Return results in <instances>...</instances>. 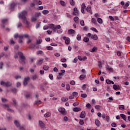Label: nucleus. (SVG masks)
<instances>
[{"label": "nucleus", "mask_w": 130, "mask_h": 130, "mask_svg": "<svg viewBox=\"0 0 130 130\" xmlns=\"http://www.w3.org/2000/svg\"><path fill=\"white\" fill-rule=\"evenodd\" d=\"M18 54L19 56V61L21 64H25L26 63V57L24 56V54L22 52H18Z\"/></svg>", "instance_id": "nucleus-1"}, {"label": "nucleus", "mask_w": 130, "mask_h": 130, "mask_svg": "<svg viewBox=\"0 0 130 130\" xmlns=\"http://www.w3.org/2000/svg\"><path fill=\"white\" fill-rule=\"evenodd\" d=\"M14 124H15L16 126L19 128V129L25 130V128L23 126H21L20 122H19L17 120L14 121Z\"/></svg>", "instance_id": "nucleus-2"}, {"label": "nucleus", "mask_w": 130, "mask_h": 130, "mask_svg": "<svg viewBox=\"0 0 130 130\" xmlns=\"http://www.w3.org/2000/svg\"><path fill=\"white\" fill-rule=\"evenodd\" d=\"M87 36L88 37H90L93 40H98V36H97V35H92L91 33H88Z\"/></svg>", "instance_id": "nucleus-3"}, {"label": "nucleus", "mask_w": 130, "mask_h": 130, "mask_svg": "<svg viewBox=\"0 0 130 130\" xmlns=\"http://www.w3.org/2000/svg\"><path fill=\"white\" fill-rule=\"evenodd\" d=\"M27 15V11H23L19 14V18L20 19H25L26 18V16Z\"/></svg>", "instance_id": "nucleus-4"}, {"label": "nucleus", "mask_w": 130, "mask_h": 130, "mask_svg": "<svg viewBox=\"0 0 130 130\" xmlns=\"http://www.w3.org/2000/svg\"><path fill=\"white\" fill-rule=\"evenodd\" d=\"M1 85L2 86H5V87H11L12 86V83L8 81L5 82L4 81H2L1 82Z\"/></svg>", "instance_id": "nucleus-5"}, {"label": "nucleus", "mask_w": 130, "mask_h": 130, "mask_svg": "<svg viewBox=\"0 0 130 130\" xmlns=\"http://www.w3.org/2000/svg\"><path fill=\"white\" fill-rule=\"evenodd\" d=\"M29 80H30V77H27L26 78H24L23 81V86L28 85V81H29Z\"/></svg>", "instance_id": "nucleus-6"}, {"label": "nucleus", "mask_w": 130, "mask_h": 130, "mask_svg": "<svg viewBox=\"0 0 130 130\" xmlns=\"http://www.w3.org/2000/svg\"><path fill=\"white\" fill-rule=\"evenodd\" d=\"M44 61V59L41 58L39 60L37 61V64L38 66H41L42 63H43V61Z\"/></svg>", "instance_id": "nucleus-7"}, {"label": "nucleus", "mask_w": 130, "mask_h": 130, "mask_svg": "<svg viewBox=\"0 0 130 130\" xmlns=\"http://www.w3.org/2000/svg\"><path fill=\"white\" fill-rule=\"evenodd\" d=\"M73 16H78L79 15V11H78V8H74V12L73 13Z\"/></svg>", "instance_id": "nucleus-8"}, {"label": "nucleus", "mask_w": 130, "mask_h": 130, "mask_svg": "<svg viewBox=\"0 0 130 130\" xmlns=\"http://www.w3.org/2000/svg\"><path fill=\"white\" fill-rule=\"evenodd\" d=\"M106 69L107 71H109L110 73H113V72H114V71L113 70V68L110 67L109 65H107L106 67Z\"/></svg>", "instance_id": "nucleus-9"}, {"label": "nucleus", "mask_w": 130, "mask_h": 130, "mask_svg": "<svg viewBox=\"0 0 130 130\" xmlns=\"http://www.w3.org/2000/svg\"><path fill=\"white\" fill-rule=\"evenodd\" d=\"M59 112H60L61 114H64L66 113V109L64 108H60L58 109Z\"/></svg>", "instance_id": "nucleus-10"}, {"label": "nucleus", "mask_w": 130, "mask_h": 130, "mask_svg": "<svg viewBox=\"0 0 130 130\" xmlns=\"http://www.w3.org/2000/svg\"><path fill=\"white\" fill-rule=\"evenodd\" d=\"M3 106H4V107L7 108V111H9V112H14V110H12V109H10L9 108V105L4 104V105H3Z\"/></svg>", "instance_id": "nucleus-11"}, {"label": "nucleus", "mask_w": 130, "mask_h": 130, "mask_svg": "<svg viewBox=\"0 0 130 130\" xmlns=\"http://www.w3.org/2000/svg\"><path fill=\"white\" fill-rule=\"evenodd\" d=\"M22 20H23V22L24 24H26V25H27V27H29V22H28L27 18L25 17L24 18H22Z\"/></svg>", "instance_id": "nucleus-12"}, {"label": "nucleus", "mask_w": 130, "mask_h": 130, "mask_svg": "<svg viewBox=\"0 0 130 130\" xmlns=\"http://www.w3.org/2000/svg\"><path fill=\"white\" fill-rule=\"evenodd\" d=\"M63 39L65 40L66 44H69L70 43V38H67L66 37H63Z\"/></svg>", "instance_id": "nucleus-13"}, {"label": "nucleus", "mask_w": 130, "mask_h": 130, "mask_svg": "<svg viewBox=\"0 0 130 130\" xmlns=\"http://www.w3.org/2000/svg\"><path fill=\"white\" fill-rule=\"evenodd\" d=\"M113 88L114 90H120V86L119 85H116L115 84H114L113 85Z\"/></svg>", "instance_id": "nucleus-14"}, {"label": "nucleus", "mask_w": 130, "mask_h": 130, "mask_svg": "<svg viewBox=\"0 0 130 130\" xmlns=\"http://www.w3.org/2000/svg\"><path fill=\"white\" fill-rule=\"evenodd\" d=\"M95 125L99 127V126H100V124H101V123H100V121H99V120L98 119H96L95 120Z\"/></svg>", "instance_id": "nucleus-15"}, {"label": "nucleus", "mask_w": 130, "mask_h": 130, "mask_svg": "<svg viewBox=\"0 0 130 130\" xmlns=\"http://www.w3.org/2000/svg\"><path fill=\"white\" fill-rule=\"evenodd\" d=\"M18 43H23V35H19V40H18Z\"/></svg>", "instance_id": "nucleus-16"}, {"label": "nucleus", "mask_w": 130, "mask_h": 130, "mask_svg": "<svg viewBox=\"0 0 130 130\" xmlns=\"http://www.w3.org/2000/svg\"><path fill=\"white\" fill-rule=\"evenodd\" d=\"M80 116L81 118H85V117H86V113H85V112L82 111L81 113V114H80Z\"/></svg>", "instance_id": "nucleus-17"}, {"label": "nucleus", "mask_w": 130, "mask_h": 130, "mask_svg": "<svg viewBox=\"0 0 130 130\" xmlns=\"http://www.w3.org/2000/svg\"><path fill=\"white\" fill-rule=\"evenodd\" d=\"M86 11H87V12H88V13H89V14H91V15H92V14H93L91 7H87L86 8Z\"/></svg>", "instance_id": "nucleus-18"}, {"label": "nucleus", "mask_w": 130, "mask_h": 130, "mask_svg": "<svg viewBox=\"0 0 130 130\" xmlns=\"http://www.w3.org/2000/svg\"><path fill=\"white\" fill-rule=\"evenodd\" d=\"M39 124L41 127H42V128H44L45 124H44L43 122H42V121H39Z\"/></svg>", "instance_id": "nucleus-19"}, {"label": "nucleus", "mask_w": 130, "mask_h": 130, "mask_svg": "<svg viewBox=\"0 0 130 130\" xmlns=\"http://www.w3.org/2000/svg\"><path fill=\"white\" fill-rule=\"evenodd\" d=\"M80 80H85L86 79V75L85 74H82L79 77Z\"/></svg>", "instance_id": "nucleus-20"}, {"label": "nucleus", "mask_w": 130, "mask_h": 130, "mask_svg": "<svg viewBox=\"0 0 130 130\" xmlns=\"http://www.w3.org/2000/svg\"><path fill=\"white\" fill-rule=\"evenodd\" d=\"M68 32L69 34H75L76 30H75L74 29H69L68 30Z\"/></svg>", "instance_id": "nucleus-21"}, {"label": "nucleus", "mask_w": 130, "mask_h": 130, "mask_svg": "<svg viewBox=\"0 0 130 130\" xmlns=\"http://www.w3.org/2000/svg\"><path fill=\"white\" fill-rule=\"evenodd\" d=\"M54 32H57V33H61L62 31L61 30H57V28L55 27V26L52 29Z\"/></svg>", "instance_id": "nucleus-22"}, {"label": "nucleus", "mask_w": 130, "mask_h": 130, "mask_svg": "<svg viewBox=\"0 0 130 130\" xmlns=\"http://www.w3.org/2000/svg\"><path fill=\"white\" fill-rule=\"evenodd\" d=\"M51 116V113L50 112H47L46 114H44L45 117H49Z\"/></svg>", "instance_id": "nucleus-23"}, {"label": "nucleus", "mask_w": 130, "mask_h": 130, "mask_svg": "<svg viewBox=\"0 0 130 130\" xmlns=\"http://www.w3.org/2000/svg\"><path fill=\"white\" fill-rule=\"evenodd\" d=\"M74 22H75L76 24H79V20H80V19H79V17L76 16L74 17Z\"/></svg>", "instance_id": "nucleus-24"}, {"label": "nucleus", "mask_w": 130, "mask_h": 130, "mask_svg": "<svg viewBox=\"0 0 130 130\" xmlns=\"http://www.w3.org/2000/svg\"><path fill=\"white\" fill-rule=\"evenodd\" d=\"M80 111H81V108L75 107L73 109V111H75V112H78Z\"/></svg>", "instance_id": "nucleus-25"}, {"label": "nucleus", "mask_w": 130, "mask_h": 130, "mask_svg": "<svg viewBox=\"0 0 130 130\" xmlns=\"http://www.w3.org/2000/svg\"><path fill=\"white\" fill-rule=\"evenodd\" d=\"M120 116L122 118V119H123V120H124L125 121H126V117L125 116V115L123 114H121Z\"/></svg>", "instance_id": "nucleus-26"}, {"label": "nucleus", "mask_w": 130, "mask_h": 130, "mask_svg": "<svg viewBox=\"0 0 130 130\" xmlns=\"http://www.w3.org/2000/svg\"><path fill=\"white\" fill-rule=\"evenodd\" d=\"M8 19H3L1 20V22L2 24H6V23H8Z\"/></svg>", "instance_id": "nucleus-27"}, {"label": "nucleus", "mask_w": 130, "mask_h": 130, "mask_svg": "<svg viewBox=\"0 0 130 130\" xmlns=\"http://www.w3.org/2000/svg\"><path fill=\"white\" fill-rule=\"evenodd\" d=\"M41 16V13L39 12V13H36L35 14V17L37 19L39 16Z\"/></svg>", "instance_id": "nucleus-28"}, {"label": "nucleus", "mask_w": 130, "mask_h": 130, "mask_svg": "<svg viewBox=\"0 0 130 130\" xmlns=\"http://www.w3.org/2000/svg\"><path fill=\"white\" fill-rule=\"evenodd\" d=\"M61 101H62V102H67V101H68L69 100V99L68 98H62L61 99Z\"/></svg>", "instance_id": "nucleus-29"}, {"label": "nucleus", "mask_w": 130, "mask_h": 130, "mask_svg": "<svg viewBox=\"0 0 130 130\" xmlns=\"http://www.w3.org/2000/svg\"><path fill=\"white\" fill-rule=\"evenodd\" d=\"M98 49V48H97V47H94L92 48V49L89 50V51H90V52H95V51L96 50H97Z\"/></svg>", "instance_id": "nucleus-30"}, {"label": "nucleus", "mask_w": 130, "mask_h": 130, "mask_svg": "<svg viewBox=\"0 0 130 130\" xmlns=\"http://www.w3.org/2000/svg\"><path fill=\"white\" fill-rule=\"evenodd\" d=\"M58 74L59 75L57 76L58 80H61V76H62V74L61 73H59Z\"/></svg>", "instance_id": "nucleus-31"}, {"label": "nucleus", "mask_w": 130, "mask_h": 130, "mask_svg": "<svg viewBox=\"0 0 130 130\" xmlns=\"http://www.w3.org/2000/svg\"><path fill=\"white\" fill-rule=\"evenodd\" d=\"M35 46H36V45H35V44H30L28 46V48H34Z\"/></svg>", "instance_id": "nucleus-32"}, {"label": "nucleus", "mask_w": 130, "mask_h": 130, "mask_svg": "<svg viewBox=\"0 0 130 130\" xmlns=\"http://www.w3.org/2000/svg\"><path fill=\"white\" fill-rule=\"evenodd\" d=\"M42 102L41 101L37 100L35 102V105H37V104H41Z\"/></svg>", "instance_id": "nucleus-33"}, {"label": "nucleus", "mask_w": 130, "mask_h": 130, "mask_svg": "<svg viewBox=\"0 0 130 130\" xmlns=\"http://www.w3.org/2000/svg\"><path fill=\"white\" fill-rule=\"evenodd\" d=\"M119 109H120V110H124V106L119 105Z\"/></svg>", "instance_id": "nucleus-34"}, {"label": "nucleus", "mask_w": 130, "mask_h": 130, "mask_svg": "<svg viewBox=\"0 0 130 130\" xmlns=\"http://www.w3.org/2000/svg\"><path fill=\"white\" fill-rule=\"evenodd\" d=\"M48 69H49V67H48V66H44L43 70H44V71H48Z\"/></svg>", "instance_id": "nucleus-35"}, {"label": "nucleus", "mask_w": 130, "mask_h": 130, "mask_svg": "<svg viewBox=\"0 0 130 130\" xmlns=\"http://www.w3.org/2000/svg\"><path fill=\"white\" fill-rule=\"evenodd\" d=\"M70 3L71 6H75V5H76V3H75V1H74V0H70Z\"/></svg>", "instance_id": "nucleus-36"}, {"label": "nucleus", "mask_w": 130, "mask_h": 130, "mask_svg": "<svg viewBox=\"0 0 130 130\" xmlns=\"http://www.w3.org/2000/svg\"><path fill=\"white\" fill-rule=\"evenodd\" d=\"M55 27V26L53 24H50L49 25V28L50 29H53Z\"/></svg>", "instance_id": "nucleus-37"}, {"label": "nucleus", "mask_w": 130, "mask_h": 130, "mask_svg": "<svg viewBox=\"0 0 130 130\" xmlns=\"http://www.w3.org/2000/svg\"><path fill=\"white\" fill-rule=\"evenodd\" d=\"M98 22L100 24H102V23H103V20H102V19H101L100 18H98Z\"/></svg>", "instance_id": "nucleus-38"}, {"label": "nucleus", "mask_w": 130, "mask_h": 130, "mask_svg": "<svg viewBox=\"0 0 130 130\" xmlns=\"http://www.w3.org/2000/svg\"><path fill=\"white\" fill-rule=\"evenodd\" d=\"M42 13L44 15H47L49 13V11L48 10H43Z\"/></svg>", "instance_id": "nucleus-39"}, {"label": "nucleus", "mask_w": 130, "mask_h": 130, "mask_svg": "<svg viewBox=\"0 0 130 130\" xmlns=\"http://www.w3.org/2000/svg\"><path fill=\"white\" fill-rule=\"evenodd\" d=\"M60 4L63 7H66V3L62 1H60Z\"/></svg>", "instance_id": "nucleus-40"}, {"label": "nucleus", "mask_w": 130, "mask_h": 130, "mask_svg": "<svg viewBox=\"0 0 130 130\" xmlns=\"http://www.w3.org/2000/svg\"><path fill=\"white\" fill-rule=\"evenodd\" d=\"M25 97L26 99H28V98L31 97V94L30 93H27L26 94H25Z\"/></svg>", "instance_id": "nucleus-41"}, {"label": "nucleus", "mask_w": 130, "mask_h": 130, "mask_svg": "<svg viewBox=\"0 0 130 130\" xmlns=\"http://www.w3.org/2000/svg\"><path fill=\"white\" fill-rule=\"evenodd\" d=\"M41 42H42V40L39 39L38 40H37L36 44H41Z\"/></svg>", "instance_id": "nucleus-42"}, {"label": "nucleus", "mask_w": 130, "mask_h": 130, "mask_svg": "<svg viewBox=\"0 0 130 130\" xmlns=\"http://www.w3.org/2000/svg\"><path fill=\"white\" fill-rule=\"evenodd\" d=\"M46 48L48 50H53V47L51 46H47Z\"/></svg>", "instance_id": "nucleus-43"}, {"label": "nucleus", "mask_w": 130, "mask_h": 130, "mask_svg": "<svg viewBox=\"0 0 130 130\" xmlns=\"http://www.w3.org/2000/svg\"><path fill=\"white\" fill-rule=\"evenodd\" d=\"M78 95H79V93H78L77 92L74 91L73 93V96H74L75 97H77Z\"/></svg>", "instance_id": "nucleus-44"}, {"label": "nucleus", "mask_w": 130, "mask_h": 130, "mask_svg": "<svg viewBox=\"0 0 130 130\" xmlns=\"http://www.w3.org/2000/svg\"><path fill=\"white\" fill-rule=\"evenodd\" d=\"M2 101L3 103H6V102H8V100L4 98H2Z\"/></svg>", "instance_id": "nucleus-45"}, {"label": "nucleus", "mask_w": 130, "mask_h": 130, "mask_svg": "<svg viewBox=\"0 0 130 130\" xmlns=\"http://www.w3.org/2000/svg\"><path fill=\"white\" fill-rule=\"evenodd\" d=\"M1 26H2V27L3 29H5L6 30V31H9L10 28H9L8 27H7V28H5V25L3 24Z\"/></svg>", "instance_id": "nucleus-46"}, {"label": "nucleus", "mask_w": 130, "mask_h": 130, "mask_svg": "<svg viewBox=\"0 0 130 130\" xmlns=\"http://www.w3.org/2000/svg\"><path fill=\"white\" fill-rule=\"evenodd\" d=\"M11 91L13 94H16V93H17V89L16 88H13L11 89Z\"/></svg>", "instance_id": "nucleus-47"}, {"label": "nucleus", "mask_w": 130, "mask_h": 130, "mask_svg": "<svg viewBox=\"0 0 130 130\" xmlns=\"http://www.w3.org/2000/svg\"><path fill=\"white\" fill-rule=\"evenodd\" d=\"M83 41H84V42H89V38L85 37L83 39Z\"/></svg>", "instance_id": "nucleus-48"}, {"label": "nucleus", "mask_w": 130, "mask_h": 130, "mask_svg": "<svg viewBox=\"0 0 130 130\" xmlns=\"http://www.w3.org/2000/svg\"><path fill=\"white\" fill-rule=\"evenodd\" d=\"M15 6H16V4L15 3H12L10 5V9H14L15 7Z\"/></svg>", "instance_id": "nucleus-49"}, {"label": "nucleus", "mask_w": 130, "mask_h": 130, "mask_svg": "<svg viewBox=\"0 0 130 130\" xmlns=\"http://www.w3.org/2000/svg\"><path fill=\"white\" fill-rule=\"evenodd\" d=\"M66 89L67 91H70L71 87L70 86V84H67L66 85Z\"/></svg>", "instance_id": "nucleus-50"}, {"label": "nucleus", "mask_w": 130, "mask_h": 130, "mask_svg": "<svg viewBox=\"0 0 130 130\" xmlns=\"http://www.w3.org/2000/svg\"><path fill=\"white\" fill-rule=\"evenodd\" d=\"M85 9H86V5L84 3H83L81 5V9L85 10Z\"/></svg>", "instance_id": "nucleus-51"}, {"label": "nucleus", "mask_w": 130, "mask_h": 130, "mask_svg": "<svg viewBox=\"0 0 130 130\" xmlns=\"http://www.w3.org/2000/svg\"><path fill=\"white\" fill-rule=\"evenodd\" d=\"M98 64H99V67L100 69L102 68V63H101V61H99Z\"/></svg>", "instance_id": "nucleus-52"}, {"label": "nucleus", "mask_w": 130, "mask_h": 130, "mask_svg": "<svg viewBox=\"0 0 130 130\" xmlns=\"http://www.w3.org/2000/svg\"><path fill=\"white\" fill-rule=\"evenodd\" d=\"M22 27H23V24H22L21 23H19L17 24V27H18V28H22Z\"/></svg>", "instance_id": "nucleus-53"}, {"label": "nucleus", "mask_w": 130, "mask_h": 130, "mask_svg": "<svg viewBox=\"0 0 130 130\" xmlns=\"http://www.w3.org/2000/svg\"><path fill=\"white\" fill-rule=\"evenodd\" d=\"M90 29L92 31H94V32H96V33H98V30H97V29L95 27H91Z\"/></svg>", "instance_id": "nucleus-54"}, {"label": "nucleus", "mask_w": 130, "mask_h": 130, "mask_svg": "<svg viewBox=\"0 0 130 130\" xmlns=\"http://www.w3.org/2000/svg\"><path fill=\"white\" fill-rule=\"evenodd\" d=\"M81 97H82V98H87V94L86 93L81 94Z\"/></svg>", "instance_id": "nucleus-55"}, {"label": "nucleus", "mask_w": 130, "mask_h": 130, "mask_svg": "<svg viewBox=\"0 0 130 130\" xmlns=\"http://www.w3.org/2000/svg\"><path fill=\"white\" fill-rule=\"evenodd\" d=\"M70 84L71 85H72L73 86L75 85L76 84V82H75V81L72 80L70 82Z\"/></svg>", "instance_id": "nucleus-56"}, {"label": "nucleus", "mask_w": 130, "mask_h": 130, "mask_svg": "<svg viewBox=\"0 0 130 130\" xmlns=\"http://www.w3.org/2000/svg\"><path fill=\"white\" fill-rule=\"evenodd\" d=\"M60 61H61V62H67V59H66V58H61V59H60Z\"/></svg>", "instance_id": "nucleus-57"}, {"label": "nucleus", "mask_w": 130, "mask_h": 130, "mask_svg": "<svg viewBox=\"0 0 130 130\" xmlns=\"http://www.w3.org/2000/svg\"><path fill=\"white\" fill-rule=\"evenodd\" d=\"M106 82L107 84H108V85H110V84H111V81H110V80L107 79L106 80Z\"/></svg>", "instance_id": "nucleus-58"}, {"label": "nucleus", "mask_w": 130, "mask_h": 130, "mask_svg": "<svg viewBox=\"0 0 130 130\" xmlns=\"http://www.w3.org/2000/svg\"><path fill=\"white\" fill-rule=\"evenodd\" d=\"M79 124L81 125H83V124H84V120H82V119H80V121H79Z\"/></svg>", "instance_id": "nucleus-59"}, {"label": "nucleus", "mask_w": 130, "mask_h": 130, "mask_svg": "<svg viewBox=\"0 0 130 130\" xmlns=\"http://www.w3.org/2000/svg\"><path fill=\"white\" fill-rule=\"evenodd\" d=\"M80 25L81 26H85V22H84V20H81L80 22Z\"/></svg>", "instance_id": "nucleus-60"}, {"label": "nucleus", "mask_w": 130, "mask_h": 130, "mask_svg": "<svg viewBox=\"0 0 130 130\" xmlns=\"http://www.w3.org/2000/svg\"><path fill=\"white\" fill-rule=\"evenodd\" d=\"M37 18H36V17H32L31 18L32 22H35V21H37Z\"/></svg>", "instance_id": "nucleus-61"}, {"label": "nucleus", "mask_w": 130, "mask_h": 130, "mask_svg": "<svg viewBox=\"0 0 130 130\" xmlns=\"http://www.w3.org/2000/svg\"><path fill=\"white\" fill-rule=\"evenodd\" d=\"M92 23H93V24H96V20L95 18H92L91 19Z\"/></svg>", "instance_id": "nucleus-62"}, {"label": "nucleus", "mask_w": 130, "mask_h": 130, "mask_svg": "<svg viewBox=\"0 0 130 130\" xmlns=\"http://www.w3.org/2000/svg\"><path fill=\"white\" fill-rule=\"evenodd\" d=\"M32 80H36V79L37 78V75H33L32 77Z\"/></svg>", "instance_id": "nucleus-63"}, {"label": "nucleus", "mask_w": 130, "mask_h": 130, "mask_svg": "<svg viewBox=\"0 0 130 130\" xmlns=\"http://www.w3.org/2000/svg\"><path fill=\"white\" fill-rule=\"evenodd\" d=\"M77 40H78V41H80V40H81V35H78L77 36Z\"/></svg>", "instance_id": "nucleus-64"}]
</instances>
